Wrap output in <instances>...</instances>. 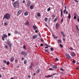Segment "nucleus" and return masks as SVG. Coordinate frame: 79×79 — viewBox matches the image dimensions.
<instances>
[{
    "label": "nucleus",
    "instance_id": "f257e3e1",
    "mask_svg": "<svg viewBox=\"0 0 79 79\" xmlns=\"http://www.w3.org/2000/svg\"><path fill=\"white\" fill-rule=\"evenodd\" d=\"M6 18L7 19H10V15L7 13L4 16L3 19Z\"/></svg>",
    "mask_w": 79,
    "mask_h": 79
},
{
    "label": "nucleus",
    "instance_id": "f03ea898",
    "mask_svg": "<svg viewBox=\"0 0 79 79\" xmlns=\"http://www.w3.org/2000/svg\"><path fill=\"white\" fill-rule=\"evenodd\" d=\"M66 57L68 59V60H70L71 59V57L70 56H69V54H67L66 55Z\"/></svg>",
    "mask_w": 79,
    "mask_h": 79
},
{
    "label": "nucleus",
    "instance_id": "7ed1b4c3",
    "mask_svg": "<svg viewBox=\"0 0 79 79\" xmlns=\"http://www.w3.org/2000/svg\"><path fill=\"white\" fill-rule=\"evenodd\" d=\"M22 12H23V10H19L17 13V16H19V15Z\"/></svg>",
    "mask_w": 79,
    "mask_h": 79
},
{
    "label": "nucleus",
    "instance_id": "20e7f679",
    "mask_svg": "<svg viewBox=\"0 0 79 79\" xmlns=\"http://www.w3.org/2000/svg\"><path fill=\"white\" fill-rule=\"evenodd\" d=\"M3 35V36L2 37V40H5V39H4V38H6V37H7V35L4 34Z\"/></svg>",
    "mask_w": 79,
    "mask_h": 79
},
{
    "label": "nucleus",
    "instance_id": "39448f33",
    "mask_svg": "<svg viewBox=\"0 0 79 79\" xmlns=\"http://www.w3.org/2000/svg\"><path fill=\"white\" fill-rule=\"evenodd\" d=\"M17 3H18V2L17 1H16L15 2L13 3V6L15 8V7H16V5Z\"/></svg>",
    "mask_w": 79,
    "mask_h": 79
},
{
    "label": "nucleus",
    "instance_id": "423d86ee",
    "mask_svg": "<svg viewBox=\"0 0 79 79\" xmlns=\"http://www.w3.org/2000/svg\"><path fill=\"white\" fill-rule=\"evenodd\" d=\"M24 24L25 26H28L29 25V22L27 20L26 22Z\"/></svg>",
    "mask_w": 79,
    "mask_h": 79
},
{
    "label": "nucleus",
    "instance_id": "0eeeda50",
    "mask_svg": "<svg viewBox=\"0 0 79 79\" xmlns=\"http://www.w3.org/2000/svg\"><path fill=\"white\" fill-rule=\"evenodd\" d=\"M37 35H33L32 36L33 39H35V38H37Z\"/></svg>",
    "mask_w": 79,
    "mask_h": 79
},
{
    "label": "nucleus",
    "instance_id": "6e6552de",
    "mask_svg": "<svg viewBox=\"0 0 79 79\" xmlns=\"http://www.w3.org/2000/svg\"><path fill=\"white\" fill-rule=\"evenodd\" d=\"M14 60H15V58H14V57H12L11 58L10 61L11 62H13V61H14Z\"/></svg>",
    "mask_w": 79,
    "mask_h": 79
},
{
    "label": "nucleus",
    "instance_id": "1a4fd4ad",
    "mask_svg": "<svg viewBox=\"0 0 79 79\" xmlns=\"http://www.w3.org/2000/svg\"><path fill=\"white\" fill-rule=\"evenodd\" d=\"M71 55L72 56H76V54H75L74 52H72Z\"/></svg>",
    "mask_w": 79,
    "mask_h": 79
},
{
    "label": "nucleus",
    "instance_id": "9d476101",
    "mask_svg": "<svg viewBox=\"0 0 79 79\" xmlns=\"http://www.w3.org/2000/svg\"><path fill=\"white\" fill-rule=\"evenodd\" d=\"M56 29H58V26H59V24L58 23H57V24H56Z\"/></svg>",
    "mask_w": 79,
    "mask_h": 79
},
{
    "label": "nucleus",
    "instance_id": "9b49d317",
    "mask_svg": "<svg viewBox=\"0 0 79 79\" xmlns=\"http://www.w3.org/2000/svg\"><path fill=\"white\" fill-rule=\"evenodd\" d=\"M33 27L34 29V30H35V29H37V27L35 26L34 25H33Z\"/></svg>",
    "mask_w": 79,
    "mask_h": 79
},
{
    "label": "nucleus",
    "instance_id": "f8f14e48",
    "mask_svg": "<svg viewBox=\"0 0 79 79\" xmlns=\"http://www.w3.org/2000/svg\"><path fill=\"white\" fill-rule=\"evenodd\" d=\"M52 68H54V69H57V67H56V66L54 65H52Z\"/></svg>",
    "mask_w": 79,
    "mask_h": 79
},
{
    "label": "nucleus",
    "instance_id": "ddd939ff",
    "mask_svg": "<svg viewBox=\"0 0 79 79\" xmlns=\"http://www.w3.org/2000/svg\"><path fill=\"white\" fill-rule=\"evenodd\" d=\"M28 15V12H27L26 11L24 13V15L25 16H27Z\"/></svg>",
    "mask_w": 79,
    "mask_h": 79
},
{
    "label": "nucleus",
    "instance_id": "4468645a",
    "mask_svg": "<svg viewBox=\"0 0 79 79\" xmlns=\"http://www.w3.org/2000/svg\"><path fill=\"white\" fill-rule=\"evenodd\" d=\"M40 69H38L36 71V73H39V72H40Z\"/></svg>",
    "mask_w": 79,
    "mask_h": 79
},
{
    "label": "nucleus",
    "instance_id": "2eb2a0df",
    "mask_svg": "<svg viewBox=\"0 0 79 79\" xmlns=\"http://www.w3.org/2000/svg\"><path fill=\"white\" fill-rule=\"evenodd\" d=\"M55 74H53V75H52V76L50 75H48L47 76H46V77H52V76H53V75H54Z\"/></svg>",
    "mask_w": 79,
    "mask_h": 79
},
{
    "label": "nucleus",
    "instance_id": "dca6fc26",
    "mask_svg": "<svg viewBox=\"0 0 79 79\" xmlns=\"http://www.w3.org/2000/svg\"><path fill=\"white\" fill-rule=\"evenodd\" d=\"M33 8H34V6L33 5H31L30 6V9H33Z\"/></svg>",
    "mask_w": 79,
    "mask_h": 79
},
{
    "label": "nucleus",
    "instance_id": "f3484780",
    "mask_svg": "<svg viewBox=\"0 0 79 79\" xmlns=\"http://www.w3.org/2000/svg\"><path fill=\"white\" fill-rule=\"evenodd\" d=\"M62 16H63V10H61V15H60L61 17H62Z\"/></svg>",
    "mask_w": 79,
    "mask_h": 79
},
{
    "label": "nucleus",
    "instance_id": "a211bd4d",
    "mask_svg": "<svg viewBox=\"0 0 79 79\" xmlns=\"http://www.w3.org/2000/svg\"><path fill=\"white\" fill-rule=\"evenodd\" d=\"M68 18L69 19H71V14H69Z\"/></svg>",
    "mask_w": 79,
    "mask_h": 79
},
{
    "label": "nucleus",
    "instance_id": "6ab92c4d",
    "mask_svg": "<svg viewBox=\"0 0 79 79\" xmlns=\"http://www.w3.org/2000/svg\"><path fill=\"white\" fill-rule=\"evenodd\" d=\"M58 42L59 43V44H61V41L60 40H58Z\"/></svg>",
    "mask_w": 79,
    "mask_h": 79
},
{
    "label": "nucleus",
    "instance_id": "aec40b11",
    "mask_svg": "<svg viewBox=\"0 0 79 79\" xmlns=\"http://www.w3.org/2000/svg\"><path fill=\"white\" fill-rule=\"evenodd\" d=\"M27 61L26 60H24V64H26L27 63Z\"/></svg>",
    "mask_w": 79,
    "mask_h": 79
},
{
    "label": "nucleus",
    "instance_id": "412c9836",
    "mask_svg": "<svg viewBox=\"0 0 79 79\" xmlns=\"http://www.w3.org/2000/svg\"><path fill=\"white\" fill-rule=\"evenodd\" d=\"M44 20L45 22H47V20H48V18L46 17L44 19Z\"/></svg>",
    "mask_w": 79,
    "mask_h": 79
},
{
    "label": "nucleus",
    "instance_id": "4be33fe9",
    "mask_svg": "<svg viewBox=\"0 0 79 79\" xmlns=\"http://www.w3.org/2000/svg\"><path fill=\"white\" fill-rule=\"evenodd\" d=\"M27 5L28 6H30V3H29V2H27Z\"/></svg>",
    "mask_w": 79,
    "mask_h": 79
},
{
    "label": "nucleus",
    "instance_id": "5701e85b",
    "mask_svg": "<svg viewBox=\"0 0 79 79\" xmlns=\"http://www.w3.org/2000/svg\"><path fill=\"white\" fill-rule=\"evenodd\" d=\"M37 15L38 17H40V14L39 13H37Z\"/></svg>",
    "mask_w": 79,
    "mask_h": 79
},
{
    "label": "nucleus",
    "instance_id": "b1692460",
    "mask_svg": "<svg viewBox=\"0 0 79 79\" xmlns=\"http://www.w3.org/2000/svg\"><path fill=\"white\" fill-rule=\"evenodd\" d=\"M6 64H7V65H9V64H10V62L8 61L6 63Z\"/></svg>",
    "mask_w": 79,
    "mask_h": 79
},
{
    "label": "nucleus",
    "instance_id": "393cba45",
    "mask_svg": "<svg viewBox=\"0 0 79 79\" xmlns=\"http://www.w3.org/2000/svg\"><path fill=\"white\" fill-rule=\"evenodd\" d=\"M8 45L10 47H11L12 44L11 43L8 44Z\"/></svg>",
    "mask_w": 79,
    "mask_h": 79
},
{
    "label": "nucleus",
    "instance_id": "a878e982",
    "mask_svg": "<svg viewBox=\"0 0 79 79\" xmlns=\"http://www.w3.org/2000/svg\"><path fill=\"white\" fill-rule=\"evenodd\" d=\"M7 44H10L11 42H10V41L9 40H7Z\"/></svg>",
    "mask_w": 79,
    "mask_h": 79
},
{
    "label": "nucleus",
    "instance_id": "bb28decb",
    "mask_svg": "<svg viewBox=\"0 0 79 79\" xmlns=\"http://www.w3.org/2000/svg\"><path fill=\"white\" fill-rule=\"evenodd\" d=\"M50 50H51V51H53V50H54V49H53V48H50Z\"/></svg>",
    "mask_w": 79,
    "mask_h": 79
},
{
    "label": "nucleus",
    "instance_id": "cd10ccee",
    "mask_svg": "<svg viewBox=\"0 0 79 79\" xmlns=\"http://www.w3.org/2000/svg\"><path fill=\"white\" fill-rule=\"evenodd\" d=\"M24 51L23 52H21V55H24Z\"/></svg>",
    "mask_w": 79,
    "mask_h": 79
},
{
    "label": "nucleus",
    "instance_id": "c85d7f7f",
    "mask_svg": "<svg viewBox=\"0 0 79 79\" xmlns=\"http://www.w3.org/2000/svg\"><path fill=\"white\" fill-rule=\"evenodd\" d=\"M66 9H65L64 11H63V13H64L65 14V12H66Z\"/></svg>",
    "mask_w": 79,
    "mask_h": 79
},
{
    "label": "nucleus",
    "instance_id": "c756f323",
    "mask_svg": "<svg viewBox=\"0 0 79 79\" xmlns=\"http://www.w3.org/2000/svg\"><path fill=\"white\" fill-rule=\"evenodd\" d=\"M31 65L32 67H34V64H33V63H31Z\"/></svg>",
    "mask_w": 79,
    "mask_h": 79
},
{
    "label": "nucleus",
    "instance_id": "7c9ffc66",
    "mask_svg": "<svg viewBox=\"0 0 79 79\" xmlns=\"http://www.w3.org/2000/svg\"><path fill=\"white\" fill-rule=\"evenodd\" d=\"M23 55L24 56H26V55H27V53H26L25 52L23 53Z\"/></svg>",
    "mask_w": 79,
    "mask_h": 79
},
{
    "label": "nucleus",
    "instance_id": "2f4dec72",
    "mask_svg": "<svg viewBox=\"0 0 79 79\" xmlns=\"http://www.w3.org/2000/svg\"><path fill=\"white\" fill-rule=\"evenodd\" d=\"M63 19L62 18L61 21V24L62 23H63Z\"/></svg>",
    "mask_w": 79,
    "mask_h": 79
},
{
    "label": "nucleus",
    "instance_id": "473e14b6",
    "mask_svg": "<svg viewBox=\"0 0 79 79\" xmlns=\"http://www.w3.org/2000/svg\"><path fill=\"white\" fill-rule=\"evenodd\" d=\"M72 63H76V61L74 60L72 61Z\"/></svg>",
    "mask_w": 79,
    "mask_h": 79
},
{
    "label": "nucleus",
    "instance_id": "72a5a7b5",
    "mask_svg": "<svg viewBox=\"0 0 79 79\" xmlns=\"http://www.w3.org/2000/svg\"><path fill=\"white\" fill-rule=\"evenodd\" d=\"M50 10V8H49L48 9H47V11H49Z\"/></svg>",
    "mask_w": 79,
    "mask_h": 79
},
{
    "label": "nucleus",
    "instance_id": "f704fd0d",
    "mask_svg": "<svg viewBox=\"0 0 79 79\" xmlns=\"http://www.w3.org/2000/svg\"><path fill=\"white\" fill-rule=\"evenodd\" d=\"M49 70H50L51 71H53V69L52 68H50L49 69Z\"/></svg>",
    "mask_w": 79,
    "mask_h": 79
},
{
    "label": "nucleus",
    "instance_id": "c9c22d12",
    "mask_svg": "<svg viewBox=\"0 0 79 79\" xmlns=\"http://www.w3.org/2000/svg\"><path fill=\"white\" fill-rule=\"evenodd\" d=\"M56 61H59V59H58V58H56Z\"/></svg>",
    "mask_w": 79,
    "mask_h": 79
},
{
    "label": "nucleus",
    "instance_id": "e433bc0d",
    "mask_svg": "<svg viewBox=\"0 0 79 79\" xmlns=\"http://www.w3.org/2000/svg\"><path fill=\"white\" fill-rule=\"evenodd\" d=\"M4 47H5V48H6V49H8V46L6 45H5L4 46Z\"/></svg>",
    "mask_w": 79,
    "mask_h": 79
},
{
    "label": "nucleus",
    "instance_id": "4c0bfd02",
    "mask_svg": "<svg viewBox=\"0 0 79 79\" xmlns=\"http://www.w3.org/2000/svg\"><path fill=\"white\" fill-rule=\"evenodd\" d=\"M7 25H8V24H7V23H4L5 26H7Z\"/></svg>",
    "mask_w": 79,
    "mask_h": 79
},
{
    "label": "nucleus",
    "instance_id": "58836bf2",
    "mask_svg": "<svg viewBox=\"0 0 79 79\" xmlns=\"http://www.w3.org/2000/svg\"><path fill=\"white\" fill-rule=\"evenodd\" d=\"M76 26L77 27V30H78V31H79V28H78V26L77 25H76Z\"/></svg>",
    "mask_w": 79,
    "mask_h": 79
},
{
    "label": "nucleus",
    "instance_id": "ea45409f",
    "mask_svg": "<svg viewBox=\"0 0 79 79\" xmlns=\"http://www.w3.org/2000/svg\"><path fill=\"white\" fill-rule=\"evenodd\" d=\"M15 34H18V32H17V31H15Z\"/></svg>",
    "mask_w": 79,
    "mask_h": 79
},
{
    "label": "nucleus",
    "instance_id": "a19ab883",
    "mask_svg": "<svg viewBox=\"0 0 79 79\" xmlns=\"http://www.w3.org/2000/svg\"><path fill=\"white\" fill-rule=\"evenodd\" d=\"M3 62L4 63L6 64V61L4 60V61H3Z\"/></svg>",
    "mask_w": 79,
    "mask_h": 79
},
{
    "label": "nucleus",
    "instance_id": "79ce46f5",
    "mask_svg": "<svg viewBox=\"0 0 79 79\" xmlns=\"http://www.w3.org/2000/svg\"><path fill=\"white\" fill-rule=\"evenodd\" d=\"M59 45L61 47V48H63V46L62 45H61V44H60Z\"/></svg>",
    "mask_w": 79,
    "mask_h": 79
},
{
    "label": "nucleus",
    "instance_id": "37998d69",
    "mask_svg": "<svg viewBox=\"0 0 79 79\" xmlns=\"http://www.w3.org/2000/svg\"><path fill=\"white\" fill-rule=\"evenodd\" d=\"M74 16H77L76 15V13H74Z\"/></svg>",
    "mask_w": 79,
    "mask_h": 79
},
{
    "label": "nucleus",
    "instance_id": "c03bdc74",
    "mask_svg": "<svg viewBox=\"0 0 79 79\" xmlns=\"http://www.w3.org/2000/svg\"><path fill=\"white\" fill-rule=\"evenodd\" d=\"M52 17H53V18H55V15H54V14H53L52 15Z\"/></svg>",
    "mask_w": 79,
    "mask_h": 79
},
{
    "label": "nucleus",
    "instance_id": "a18cd8bd",
    "mask_svg": "<svg viewBox=\"0 0 79 79\" xmlns=\"http://www.w3.org/2000/svg\"><path fill=\"white\" fill-rule=\"evenodd\" d=\"M60 70H61V71H64V70L62 68L60 69Z\"/></svg>",
    "mask_w": 79,
    "mask_h": 79
},
{
    "label": "nucleus",
    "instance_id": "49530a36",
    "mask_svg": "<svg viewBox=\"0 0 79 79\" xmlns=\"http://www.w3.org/2000/svg\"><path fill=\"white\" fill-rule=\"evenodd\" d=\"M23 48L24 49H26V46H25V45L23 46Z\"/></svg>",
    "mask_w": 79,
    "mask_h": 79
},
{
    "label": "nucleus",
    "instance_id": "de8ad7c7",
    "mask_svg": "<svg viewBox=\"0 0 79 79\" xmlns=\"http://www.w3.org/2000/svg\"><path fill=\"white\" fill-rule=\"evenodd\" d=\"M55 21H57V18H56L55 19Z\"/></svg>",
    "mask_w": 79,
    "mask_h": 79
},
{
    "label": "nucleus",
    "instance_id": "09e8293b",
    "mask_svg": "<svg viewBox=\"0 0 79 79\" xmlns=\"http://www.w3.org/2000/svg\"><path fill=\"white\" fill-rule=\"evenodd\" d=\"M69 49L71 50H73V49L71 48H70Z\"/></svg>",
    "mask_w": 79,
    "mask_h": 79
},
{
    "label": "nucleus",
    "instance_id": "8fccbe9b",
    "mask_svg": "<svg viewBox=\"0 0 79 79\" xmlns=\"http://www.w3.org/2000/svg\"><path fill=\"white\" fill-rule=\"evenodd\" d=\"M40 45L41 47H42L44 46V44H41Z\"/></svg>",
    "mask_w": 79,
    "mask_h": 79
},
{
    "label": "nucleus",
    "instance_id": "3c124183",
    "mask_svg": "<svg viewBox=\"0 0 79 79\" xmlns=\"http://www.w3.org/2000/svg\"><path fill=\"white\" fill-rule=\"evenodd\" d=\"M45 25L47 27H48V25H47V24L46 23L45 24Z\"/></svg>",
    "mask_w": 79,
    "mask_h": 79
},
{
    "label": "nucleus",
    "instance_id": "603ef678",
    "mask_svg": "<svg viewBox=\"0 0 79 79\" xmlns=\"http://www.w3.org/2000/svg\"><path fill=\"white\" fill-rule=\"evenodd\" d=\"M73 18L74 19H76V16H74Z\"/></svg>",
    "mask_w": 79,
    "mask_h": 79
},
{
    "label": "nucleus",
    "instance_id": "864d4df0",
    "mask_svg": "<svg viewBox=\"0 0 79 79\" xmlns=\"http://www.w3.org/2000/svg\"><path fill=\"white\" fill-rule=\"evenodd\" d=\"M75 2H77V3H78V1L77 0H74Z\"/></svg>",
    "mask_w": 79,
    "mask_h": 79
},
{
    "label": "nucleus",
    "instance_id": "5fc2aeb1",
    "mask_svg": "<svg viewBox=\"0 0 79 79\" xmlns=\"http://www.w3.org/2000/svg\"><path fill=\"white\" fill-rule=\"evenodd\" d=\"M61 34H62V35H63V34H64V33H63V32L61 31Z\"/></svg>",
    "mask_w": 79,
    "mask_h": 79
},
{
    "label": "nucleus",
    "instance_id": "6e6d98bb",
    "mask_svg": "<svg viewBox=\"0 0 79 79\" xmlns=\"http://www.w3.org/2000/svg\"><path fill=\"white\" fill-rule=\"evenodd\" d=\"M35 32H36V33H37L38 32V31H37V30H35Z\"/></svg>",
    "mask_w": 79,
    "mask_h": 79
},
{
    "label": "nucleus",
    "instance_id": "4d7b16f0",
    "mask_svg": "<svg viewBox=\"0 0 79 79\" xmlns=\"http://www.w3.org/2000/svg\"><path fill=\"white\" fill-rule=\"evenodd\" d=\"M41 42H44V40H43V39H41Z\"/></svg>",
    "mask_w": 79,
    "mask_h": 79
},
{
    "label": "nucleus",
    "instance_id": "13d9d810",
    "mask_svg": "<svg viewBox=\"0 0 79 79\" xmlns=\"http://www.w3.org/2000/svg\"><path fill=\"white\" fill-rule=\"evenodd\" d=\"M32 66L31 65V66H29V68H30V69H31V68H32Z\"/></svg>",
    "mask_w": 79,
    "mask_h": 79
},
{
    "label": "nucleus",
    "instance_id": "bf43d9fd",
    "mask_svg": "<svg viewBox=\"0 0 79 79\" xmlns=\"http://www.w3.org/2000/svg\"><path fill=\"white\" fill-rule=\"evenodd\" d=\"M63 35V37H65V35H64V34H63V35Z\"/></svg>",
    "mask_w": 79,
    "mask_h": 79
},
{
    "label": "nucleus",
    "instance_id": "052dcab7",
    "mask_svg": "<svg viewBox=\"0 0 79 79\" xmlns=\"http://www.w3.org/2000/svg\"><path fill=\"white\" fill-rule=\"evenodd\" d=\"M45 52H48V50H46V49H44V50Z\"/></svg>",
    "mask_w": 79,
    "mask_h": 79
},
{
    "label": "nucleus",
    "instance_id": "680f3d73",
    "mask_svg": "<svg viewBox=\"0 0 79 79\" xmlns=\"http://www.w3.org/2000/svg\"><path fill=\"white\" fill-rule=\"evenodd\" d=\"M8 35H9V36H10V35H11V34L8 33Z\"/></svg>",
    "mask_w": 79,
    "mask_h": 79
},
{
    "label": "nucleus",
    "instance_id": "e2e57ef3",
    "mask_svg": "<svg viewBox=\"0 0 79 79\" xmlns=\"http://www.w3.org/2000/svg\"><path fill=\"white\" fill-rule=\"evenodd\" d=\"M23 3H25V1L23 0Z\"/></svg>",
    "mask_w": 79,
    "mask_h": 79
},
{
    "label": "nucleus",
    "instance_id": "0e129e2a",
    "mask_svg": "<svg viewBox=\"0 0 79 79\" xmlns=\"http://www.w3.org/2000/svg\"><path fill=\"white\" fill-rule=\"evenodd\" d=\"M54 39H55V38H56V39H57V38H58V37H54Z\"/></svg>",
    "mask_w": 79,
    "mask_h": 79
},
{
    "label": "nucleus",
    "instance_id": "69168bd1",
    "mask_svg": "<svg viewBox=\"0 0 79 79\" xmlns=\"http://www.w3.org/2000/svg\"><path fill=\"white\" fill-rule=\"evenodd\" d=\"M45 45H46V46H48V45H47V44H46V43H45Z\"/></svg>",
    "mask_w": 79,
    "mask_h": 79
},
{
    "label": "nucleus",
    "instance_id": "338daca9",
    "mask_svg": "<svg viewBox=\"0 0 79 79\" xmlns=\"http://www.w3.org/2000/svg\"><path fill=\"white\" fill-rule=\"evenodd\" d=\"M2 69H5V67H2Z\"/></svg>",
    "mask_w": 79,
    "mask_h": 79
},
{
    "label": "nucleus",
    "instance_id": "774afa93",
    "mask_svg": "<svg viewBox=\"0 0 79 79\" xmlns=\"http://www.w3.org/2000/svg\"><path fill=\"white\" fill-rule=\"evenodd\" d=\"M68 13V11H66V14H67Z\"/></svg>",
    "mask_w": 79,
    "mask_h": 79
}]
</instances>
